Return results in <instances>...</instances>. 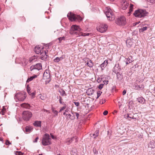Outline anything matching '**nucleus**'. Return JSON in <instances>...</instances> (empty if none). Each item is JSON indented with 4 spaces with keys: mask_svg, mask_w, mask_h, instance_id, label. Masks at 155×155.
Returning a JSON list of instances; mask_svg holds the SVG:
<instances>
[{
    "mask_svg": "<svg viewBox=\"0 0 155 155\" xmlns=\"http://www.w3.org/2000/svg\"><path fill=\"white\" fill-rule=\"evenodd\" d=\"M42 69L41 64L40 63L37 64L35 65L31 66L30 68L31 71L34 70L39 71Z\"/></svg>",
    "mask_w": 155,
    "mask_h": 155,
    "instance_id": "obj_9",
    "label": "nucleus"
},
{
    "mask_svg": "<svg viewBox=\"0 0 155 155\" xmlns=\"http://www.w3.org/2000/svg\"><path fill=\"white\" fill-rule=\"evenodd\" d=\"M77 138L76 137H73L71 139H69L68 140V141L69 143H71V142L72 141L75 140V142H76L78 141V140H77Z\"/></svg>",
    "mask_w": 155,
    "mask_h": 155,
    "instance_id": "obj_25",
    "label": "nucleus"
},
{
    "mask_svg": "<svg viewBox=\"0 0 155 155\" xmlns=\"http://www.w3.org/2000/svg\"><path fill=\"white\" fill-rule=\"evenodd\" d=\"M32 129V127L30 126H26L25 127V131L27 133H30Z\"/></svg>",
    "mask_w": 155,
    "mask_h": 155,
    "instance_id": "obj_23",
    "label": "nucleus"
},
{
    "mask_svg": "<svg viewBox=\"0 0 155 155\" xmlns=\"http://www.w3.org/2000/svg\"><path fill=\"white\" fill-rule=\"evenodd\" d=\"M32 115V113L28 111H24L23 112V118L25 120H28Z\"/></svg>",
    "mask_w": 155,
    "mask_h": 155,
    "instance_id": "obj_7",
    "label": "nucleus"
},
{
    "mask_svg": "<svg viewBox=\"0 0 155 155\" xmlns=\"http://www.w3.org/2000/svg\"><path fill=\"white\" fill-rule=\"evenodd\" d=\"M31 95L32 96H35V92H32L31 93Z\"/></svg>",
    "mask_w": 155,
    "mask_h": 155,
    "instance_id": "obj_57",
    "label": "nucleus"
},
{
    "mask_svg": "<svg viewBox=\"0 0 155 155\" xmlns=\"http://www.w3.org/2000/svg\"><path fill=\"white\" fill-rule=\"evenodd\" d=\"M108 81H103V83H104V84H107L108 83Z\"/></svg>",
    "mask_w": 155,
    "mask_h": 155,
    "instance_id": "obj_53",
    "label": "nucleus"
},
{
    "mask_svg": "<svg viewBox=\"0 0 155 155\" xmlns=\"http://www.w3.org/2000/svg\"><path fill=\"white\" fill-rule=\"evenodd\" d=\"M71 30L72 31H73L75 33H77L76 32H74V31H80L81 30L79 27L76 25H72L71 27Z\"/></svg>",
    "mask_w": 155,
    "mask_h": 155,
    "instance_id": "obj_12",
    "label": "nucleus"
},
{
    "mask_svg": "<svg viewBox=\"0 0 155 155\" xmlns=\"http://www.w3.org/2000/svg\"><path fill=\"white\" fill-rule=\"evenodd\" d=\"M126 91L125 90H124L123 92V93H122L123 94V95H125L126 94Z\"/></svg>",
    "mask_w": 155,
    "mask_h": 155,
    "instance_id": "obj_59",
    "label": "nucleus"
},
{
    "mask_svg": "<svg viewBox=\"0 0 155 155\" xmlns=\"http://www.w3.org/2000/svg\"><path fill=\"white\" fill-rule=\"evenodd\" d=\"M94 91L93 89L91 88H89L87 91L86 93L88 95L91 96L94 94Z\"/></svg>",
    "mask_w": 155,
    "mask_h": 155,
    "instance_id": "obj_19",
    "label": "nucleus"
},
{
    "mask_svg": "<svg viewBox=\"0 0 155 155\" xmlns=\"http://www.w3.org/2000/svg\"><path fill=\"white\" fill-rule=\"evenodd\" d=\"M104 85V84H100L98 86V88L100 89H102L103 88Z\"/></svg>",
    "mask_w": 155,
    "mask_h": 155,
    "instance_id": "obj_40",
    "label": "nucleus"
},
{
    "mask_svg": "<svg viewBox=\"0 0 155 155\" xmlns=\"http://www.w3.org/2000/svg\"><path fill=\"white\" fill-rule=\"evenodd\" d=\"M15 154L16 155H23V153L20 151H17Z\"/></svg>",
    "mask_w": 155,
    "mask_h": 155,
    "instance_id": "obj_42",
    "label": "nucleus"
},
{
    "mask_svg": "<svg viewBox=\"0 0 155 155\" xmlns=\"http://www.w3.org/2000/svg\"><path fill=\"white\" fill-rule=\"evenodd\" d=\"M59 92L62 96H64L65 94V95H66L65 91L63 90H61V91H59Z\"/></svg>",
    "mask_w": 155,
    "mask_h": 155,
    "instance_id": "obj_33",
    "label": "nucleus"
},
{
    "mask_svg": "<svg viewBox=\"0 0 155 155\" xmlns=\"http://www.w3.org/2000/svg\"><path fill=\"white\" fill-rule=\"evenodd\" d=\"M121 4L122 5V8L124 10L126 9L129 5V4L125 0H122L121 2Z\"/></svg>",
    "mask_w": 155,
    "mask_h": 155,
    "instance_id": "obj_15",
    "label": "nucleus"
},
{
    "mask_svg": "<svg viewBox=\"0 0 155 155\" xmlns=\"http://www.w3.org/2000/svg\"><path fill=\"white\" fill-rule=\"evenodd\" d=\"M37 77V76L36 75H34L33 76H32L31 77H30V78H28V79H27V82H29L32 80H33V79Z\"/></svg>",
    "mask_w": 155,
    "mask_h": 155,
    "instance_id": "obj_26",
    "label": "nucleus"
},
{
    "mask_svg": "<svg viewBox=\"0 0 155 155\" xmlns=\"http://www.w3.org/2000/svg\"><path fill=\"white\" fill-rule=\"evenodd\" d=\"M27 91L28 93V94H29V95H31V93L30 90L28 88L27 89Z\"/></svg>",
    "mask_w": 155,
    "mask_h": 155,
    "instance_id": "obj_56",
    "label": "nucleus"
},
{
    "mask_svg": "<svg viewBox=\"0 0 155 155\" xmlns=\"http://www.w3.org/2000/svg\"><path fill=\"white\" fill-rule=\"evenodd\" d=\"M74 103L75 105L77 106H78L79 105V103L78 102H74Z\"/></svg>",
    "mask_w": 155,
    "mask_h": 155,
    "instance_id": "obj_51",
    "label": "nucleus"
},
{
    "mask_svg": "<svg viewBox=\"0 0 155 155\" xmlns=\"http://www.w3.org/2000/svg\"><path fill=\"white\" fill-rule=\"evenodd\" d=\"M67 17L71 21H79L82 20V18L80 15H75L71 12L68 14Z\"/></svg>",
    "mask_w": 155,
    "mask_h": 155,
    "instance_id": "obj_3",
    "label": "nucleus"
},
{
    "mask_svg": "<svg viewBox=\"0 0 155 155\" xmlns=\"http://www.w3.org/2000/svg\"><path fill=\"white\" fill-rule=\"evenodd\" d=\"M105 14L109 20H111L113 18H114V16L113 15V12L108 13L107 11H106Z\"/></svg>",
    "mask_w": 155,
    "mask_h": 155,
    "instance_id": "obj_11",
    "label": "nucleus"
},
{
    "mask_svg": "<svg viewBox=\"0 0 155 155\" xmlns=\"http://www.w3.org/2000/svg\"><path fill=\"white\" fill-rule=\"evenodd\" d=\"M0 113L2 115H3L4 114V112L2 110L1 112H0Z\"/></svg>",
    "mask_w": 155,
    "mask_h": 155,
    "instance_id": "obj_62",
    "label": "nucleus"
},
{
    "mask_svg": "<svg viewBox=\"0 0 155 155\" xmlns=\"http://www.w3.org/2000/svg\"><path fill=\"white\" fill-rule=\"evenodd\" d=\"M93 150L94 154H97V150L95 148H93Z\"/></svg>",
    "mask_w": 155,
    "mask_h": 155,
    "instance_id": "obj_46",
    "label": "nucleus"
},
{
    "mask_svg": "<svg viewBox=\"0 0 155 155\" xmlns=\"http://www.w3.org/2000/svg\"><path fill=\"white\" fill-rule=\"evenodd\" d=\"M116 21L117 25L122 26L124 25L126 23V18L122 16L117 18Z\"/></svg>",
    "mask_w": 155,
    "mask_h": 155,
    "instance_id": "obj_6",
    "label": "nucleus"
},
{
    "mask_svg": "<svg viewBox=\"0 0 155 155\" xmlns=\"http://www.w3.org/2000/svg\"><path fill=\"white\" fill-rule=\"evenodd\" d=\"M147 12L145 10L139 9L135 11L134 14L136 17L142 18L146 16Z\"/></svg>",
    "mask_w": 155,
    "mask_h": 155,
    "instance_id": "obj_2",
    "label": "nucleus"
},
{
    "mask_svg": "<svg viewBox=\"0 0 155 155\" xmlns=\"http://www.w3.org/2000/svg\"><path fill=\"white\" fill-rule=\"evenodd\" d=\"M64 39V37H60L58 38L59 40L60 41H61L62 40H63Z\"/></svg>",
    "mask_w": 155,
    "mask_h": 155,
    "instance_id": "obj_55",
    "label": "nucleus"
},
{
    "mask_svg": "<svg viewBox=\"0 0 155 155\" xmlns=\"http://www.w3.org/2000/svg\"><path fill=\"white\" fill-rule=\"evenodd\" d=\"M26 96L25 94L24 93H19L15 94V99L16 102L17 101V100L19 101H22L25 100Z\"/></svg>",
    "mask_w": 155,
    "mask_h": 155,
    "instance_id": "obj_5",
    "label": "nucleus"
},
{
    "mask_svg": "<svg viewBox=\"0 0 155 155\" xmlns=\"http://www.w3.org/2000/svg\"><path fill=\"white\" fill-rule=\"evenodd\" d=\"M126 59L127 60V61H126V64L127 65L128 64L132 62L133 61L132 59L129 58H126Z\"/></svg>",
    "mask_w": 155,
    "mask_h": 155,
    "instance_id": "obj_29",
    "label": "nucleus"
},
{
    "mask_svg": "<svg viewBox=\"0 0 155 155\" xmlns=\"http://www.w3.org/2000/svg\"><path fill=\"white\" fill-rule=\"evenodd\" d=\"M102 93V92L100 91H98L97 92V98H98L101 95V94Z\"/></svg>",
    "mask_w": 155,
    "mask_h": 155,
    "instance_id": "obj_41",
    "label": "nucleus"
},
{
    "mask_svg": "<svg viewBox=\"0 0 155 155\" xmlns=\"http://www.w3.org/2000/svg\"><path fill=\"white\" fill-rule=\"evenodd\" d=\"M99 133V131L98 130H97L94 133L92 134H90V136L91 137H92V136H94V138H95L96 137L98 136Z\"/></svg>",
    "mask_w": 155,
    "mask_h": 155,
    "instance_id": "obj_22",
    "label": "nucleus"
},
{
    "mask_svg": "<svg viewBox=\"0 0 155 155\" xmlns=\"http://www.w3.org/2000/svg\"><path fill=\"white\" fill-rule=\"evenodd\" d=\"M41 121H36L33 124L35 126L40 127L41 126Z\"/></svg>",
    "mask_w": 155,
    "mask_h": 155,
    "instance_id": "obj_24",
    "label": "nucleus"
},
{
    "mask_svg": "<svg viewBox=\"0 0 155 155\" xmlns=\"http://www.w3.org/2000/svg\"><path fill=\"white\" fill-rule=\"evenodd\" d=\"M124 118L126 119L127 120H128L130 121V118L133 119H136L135 118H134L133 116L132 117H130L129 114H127V115H125L124 116Z\"/></svg>",
    "mask_w": 155,
    "mask_h": 155,
    "instance_id": "obj_20",
    "label": "nucleus"
},
{
    "mask_svg": "<svg viewBox=\"0 0 155 155\" xmlns=\"http://www.w3.org/2000/svg\"><path fill=\"white\" fill-rule=\"evenodd\" d=\"M38 96L42 100H44L45 99V97L41 94H39Z\"/></svg>",
    "mask_w": 155,
    "mask_h": 155,
    "instance_id": "obj_36",
    "label": "nucleus"
},
{
    "mask_svg": "<svg viewBox=\"0 0 155 155\" xmlns=\"http://www.w3.org/2000/svg\"><path fill=\"white\" fill-rule=\"evenodd\" d=\"M60 59L59 57H56L55 59H54V62H58L60 61Z\"/></svg>",
    "mask_w": 155,
    "mask_h": 155,
    "instance_id": "obj_35",
    "label": "nucleus"
},
{
    "mask_svg": "<svg viewBox=\"0 0 155 155\" xmlns=\"http://www.w3.org/2000/svg\"><path fill=\"white\" fill-rule=\"evenodd\" d=\"M19 60L20 61L21 63H22L24 65H26L28 62V60L23 58H20Z\"/></svg>",
    "mask_w": 155,
    "mask_h": 155,
    "instance_id": "obj_16",
    "label": "nucleus"
},
{
    "mask_svg": "<svg viewBox=\"0 0 155 155\" xmlns=\"http://www.w3.org/2000/svg\"><path fill=\"white\" fill-rule=\"evenodd\" d=\"M106 11H107V12L108 13H109H109L110 12H113V11L110 9V7H108V6L106 7L104 9V12L105 13V12H106Z\"/></svg>",
    "mask_w": 155,
    "mask_h": 155,
    "instance_id": "obj_28",
    "label": "nucleus"
},
{
    "mask_svg": "<svg viewBox=\"0 0 155 155\" xmlns=\"http://www.w3.org/2000/svg\"><path fill=\"white\" fill-rule=\"evenodd\" d=\"M51 137L53 139H54L55 138V137L53 135H51Z\"/></svg>",
    "mask_w": 155,
    "mask_h": 155,
    "instance_id": "obj_63",
    "label": "nucleus"
},
{
    "mask_svg": "<svg viewBox=\"0 0 155 155\" xmlns=\"http://www.w3.org/2000/svg\"><path fill=\"white\" fill-rule=\"evenodd\" d=\"M21 107L26 109H29L31 107L30 105L29 104L26 103L22 104L21 105Z\"/></svg>",
    "mask_w": 155,
    "mask_h": 155,
    "instance_id": "obj_18",
    "label": "nucleus"
},
{
    "mask_svg": "<svg viewBox=\"0 0 155 155\" xmlns=\"http://www.w3.org/2000/svg\"><path fill=\"white\" fill-rule=\"evenodd\" d=\"M118 105H120V106H121L122 105V103L120 101L118 102Z\"/></svg>",
    "mask_w": 155,
    "mask_h": 155,
    "instance_id": "obj_61",
    "label": "nucleus"
},
{
    "mask_svg": "<svg viewBox=\"0 0 155 155\" xmlns=\"http://www.w3.org/2000/svg\"><path fill=\"white\" fill-rule=\"evenodd\" d=\"M44 47L43 46L42 47H41V46H40L39 45H36V46L35 47V49L36 48H44Z\"/></svg>",
    "mask_w": 155,
    "mask_h": 155,
    "instance_id": "obj_39",
    "label": "nucleus"
},
{
    "mask_svg": "<svg viewBox=\"0 0 155 155\" xmlns=\"http://www.w3.org/2000/svg\"><path fill=\"white\" fill-rule=\"evenodd\" d=\"M39 139V137H37L35 140H34L33 141V142L34 143H36L37 142L38 140Z\"/></svg>",
    "mask_w": 155,
    "mask_h": 155,
    "instance_id": "obj_49",
    "label": "nucleus"
},
{
    "mask_svg": "<svg viewBox=\"0 0 155 155\" xmlns=\"http://www.w3.org/2000/svg\"><path fill=\"white\" fill-rule=\"evenodd\" d=\"M107 25L106 24H102L101 25L97 28V30L101 33L105 32L107 30Z\"/></svg>",
    "mask_w": 155,
    "mask_h": 155,
    "instance_id": "obj_8",
    "label": "nucleus"
},
{
    "mask_svg": "<svg viewBox=\"0 0 155 155\" xmlns=\"http://www.w3.org/2000/svg\"><path fill=\"white\" fill-rule=\"evenodd\" d=\"M84 61L85 62H87V63L85 64L86 65H87L89 67L91 68L93 66V63L89 59L86 58L84 59Z\"/></svg>",
    "mask_w": 155,
    "mask_h": 155,
    "instance_id": "obj_13",
    "label": "nucleus"
},
{
    "mask_svg": "<svg viewBox=\"0 0 155 155\" xmlns=\"http://www.w3.org/2000/svg\"><path fill=\"white\" fill-rule=\"evenodd\" d=\"M101 80H102V78L99 77V78H98L97 79V82H98L100 83L101 81Z\"/></svg>",
    "mask_w": 155,
    "mask_h": 155,
    "instance_id": "obj_48",
    "label": "nucleus"
},
{
    "mask_svg": "<svg viewBox=\"0 0 155 155\" xmlns=\"http://www.w3.org/2000/svg\"><path fill=\"white\" fill-rule=\"evenodd\" d=\"M66 108V106H63L61 107V108L60 109V110H59V112H61L62 110H64Z\"/></svg>",
    "mask_w": 155,
    "mask_h": 155,
    "instance_id": "obj_44",
    "label": "nucleus"
},
{
    "mask_svg": "<svg viewBox=\"0 0 155 155\" xmlns=\"http://www.w3.org/2000/svg\"><path fill=\"white\" fill-rule=\"evenodd\" d=\"M62 30H63L62 29H60L59 30H57L56 31H54V33L56 32V34L57 35H60V34L59 31H61Z\"/></svg>",
    "mask_w": 155,
    "mask_h": 155,
    "instance_id": "obj_37",
    "label": "nucleus"
},
{
    "mask_svg": "<svg viewBox=\"0 0 155 155\" xmlns=\"http://www.w3.org/2000/svg\"><path fill=\"white\" fill-rule=\"evenodd\" d=\"M5 144L6 145H9L11 144V143H10L9 141L8 140H6L5 142Z\"/></svg>",
    "mask_w": 155,
    "mask_h": 155,
    "instance_id": "obj_47",
    "label": "nucleus"
},
{
    "mask_svg": "<svg viewBox=\"0 0 155 155\" xmlns=\"http://www.w3.org/2000/svg\"><path fill=\"white\" fill-rule=\"evenodd\" d=\"M51 110L52 112L54 113L55 114L54 116L58 115V112L56 110H55L54 108L53 107L52 108Z\"/></svg>",
    "mask_w": 155,
    "mask_h": 155,
    "instance_id": "obj_34",
    "label": "nucleus"
},
{
    "mask_svg": "<svg viewBox=\"0 0 155 155\" xmlns=\"http://www.w3.org/2000/svg\"><path fill=\"white\" fill-rule=\"evenodd\" d=\"M130 40H127V41H126V43L127 44H128V45H131L130 44H129V43H130Z\"/></svg>",
    "mask_w": 155,
    "mask_h": 155,
    "instance_id": "obj_54",
    "label": "nucleus"
},
{
    "mask_svg": "<svg viewBox=\"0 0 155 155\" xmlns=\"http://www.w3.org/2000/svg\"><path fill=\"white\" fill-rule=\"evenodd\" d=\"M107 64L108 60H106L100 65V67L101 68L102 70H103V69L106 66Z\"/></svg>",
    "mask_w": 155,
    "mask_h": 155,
    "instance_id": "obj_17",
    "label": "nucleus"
},
{
    "mask_svg": "<svg viewBox=\"0 0 155 155\" xmlns=\"http://www.w3.org/2000/svg\"><path fill=\"white\" fill-rule=\"evenodd\" d=\"M133 6L134 5L133 4H130V6L129 7V12H128V13L129 14H130L133 11Z\"/></svg>",
    "mask_w": 155,
    "mask_h": 155,
    "instance_id": "obj_30",
    "label": "nucleus"
},
{
    "mask_svg": "<svg viewBox=\"0 0 155 155\" xmlns=\"http://www.w3.org/2000/svg\"><path fill=\"white\" fill-rule=\"evenodd\" d=\"M147 2H150L151 3H153L155 2V0H147Z\"/></svg>",
    "mask_w": 155,
    "mask_h": 155,
    "instance_id": "obj_43",
    "label": "nucleus"
},
{
    "mask_svg": "<svg viewBox=\"0 0 155 155\" xmlns=\"http://www.w3.org/2000/svg\"><path fill=\"white\" fill-rule=\"evenodd\" d=\"M64 58V57L63 55L61 57L59 58H60V59H61L60 61L63 59Z\"/></svg>",
    "mask_w": 155,
    "mask_h": 155,
    "instance_id": "obj_58",
    "label": "nucleus"
},
{
    "mask_svg": "<svg viewBox=\"0 0 155 155\" xmlns=\"http://www.w3.org/2000/svg\"><path fill=\"white\" fill-rule=\"evenodd\" d=\"M134 89L136 90H140V86L135 85V87Z\"/></svg>",
    "mask_w": 155,
    "mask_h": 155,
    "instance_id": "obj_45",
    "label": "nucleus"
},
{
    "mask_svg": "<svg viewBox=\"0 0 155 155\" xmlns=\"http://www.w3.org/2000/svg\"><path fill=\"white\" fill-rule=\"evenodd\" d=\"M137 101L141 103H144L145 100L143 97H139L137 99Z\"/></svg>",
    "mask_w": 155,
    "mask_h": 155,
    "instance_id": "obj_21",
    "label": "nucleus"
},
{
    "mask_svg": "<svg viewBox=\"0 0 155 155\" xmlns=\"http://www.w3.org/2000/svg\"><path fill=\"white\" fill-rule=\"evenodd\" d=\"M71 114H66V118L68 119H70L71 120H73L75 118V117L74 116H73L72 117V118L71 117Z\"/></svg>",
    "mask_w": 155,
    "mask_h": 155,
    "instance_id": "obj_27",
    "label": "nucleus"
},
{
    "mask_svg": "<svg viewBox=\"0 0 155 155\" xmlns=\"http://www.w3.org/2000/svg\"><path fill=\"white\" fill-rule=\"evenodd\" d=\"M35 52L37 54L41 55V58L42 60L46 61L48 60V56L46 54V51H44L43 49H34Z\"/></svg>",
    "mask_w": 155,
    "mask_h": 155,
    "instance_id": "obj_1",
    "label": "nucleus"
},
{
    "mask_svg": "<svg viewBox=\"0 0 155 155\" xmlns=\"http://www.w3.org/2000/svg\"><path fill=\"white\" fill-rule=\"evenodd\" d=\"M33 59H32L30 58L29 60V62L31 63Z\"/></svg>",
    "mask_w": 155,
    "mask_h": 155,
    "instance_id": "obj_64",
    "label": "nucleus"
},
{
    "mask_svg": "<svg viewBox=\"0 0 155 155\" xmlns=\"http://www.w3.org/2000/svg\"><path fill=\"white\" fill-rule=\"evenodd\" d=\"M71 113L72 114H73L74 115H75L76 117H77V119H78V117L79 116V114L78 113L74 112V111H72Z\"/></svg>",
    "mask_w": 155,
    "mask_h": 155,
    "instance_id": "obj_31",
    "label": "nucleus"
},
{
    "mask_svg": "<svg viewBox=\"0 0 155 155\" xmlns=\"http://www.w3.org/2000/svg\"><path fill=\"white\" fill-rule=\"evenodd\" d=\"M78 35L79 36L82 35L84 36H87V35H86V33H82L81 34V33H78Z\"/></svg>",
    "mask_w": 155,
    "mask_h": 155,
    "instance_id": "obj_38",
    "label": "nucleus"
},
{
    "mask_svg": "<svg viewBox=\"0 0 155 155\" xmlns=\"http://www.w3.org/2000/svg\"><path fill=\"white\" fill-rule=\"evenodd\" d=\"M59 103L60 104H62V98L61 97V96H59Z\"/></svg>",
    "mask_w": 155,
    "mask_h": 155,
    "instance_id": "obj_50",
    "label": "nucleus"
},
{
    "mask_svg": "<svg viewBox=\"0 0 155 155\" xmlns=\"http://www.w3.org/2000/svg\"><path fill=\"white\" fill-rule=\"evenodd\" d=\"M44 79H48V81L50 80V75L49 71L47 70L45 71L43 75Z\"/></svg>",
    "mask_w": 155,
    "mask_h": 155,
    "instance_id": "obj_10",
    "label": "nucleus"
},
{
    "mask_svg": "<svg viewBox=\"0 0 155 155\" xmlns=\"http://www.w3.org/2000/svg\"><path fill=\"white\" fill-rule=\"evenodd\" d=\"M147 27H143V28H141L139 29V31L140 32H142L144 31H145V30H147Z\"/></svg>",
    "mask_w": 155,
    "mask_h": 155,
    "instance_id": "obj_32",
    "label": "nucleus"
},
{
    "mask_svg": "<svg viewBox=\"0 0 155 155\" xmlns=\"http://www.w3.org/2000/svg\"><path fill=\"white\" fill-rule=\"evenodd\" d=\"M51 139L50 138L49 135L46 134L44 136L42 140V144L44 146H47L51 144Z\"/></svg>",
    "mask_w": 155,
    "mask_h": 155,
    "instance_id": "obj_4",
    "label": "nucleus"
},
{
    "mask_svg": "<svg viewBox=\"0 0 155 155\" xmlns=\"http://www.w3.org/2000/svg\"><path fill=\"white\" fill-rule=\"evenodd\" d=\"M108 111L107 110H105L103 113V114L104 115H106L108 114Z\"/></svg>",
    "mask_w": 155,
    "mask_h": 155,
    "instance_id": "obj_52",
    "label": "nucleus"
},
{
    "mask_svg": "<svg viewBox=\"0 0 155 155\" xmlns=\"http://www.w3.org/2000/svg\"><path fill=\"white\" fill-rule=\"evenodd\" d=\"M116 68H117L116 67L114 68V70L115 71V73L117 74V79H118V80L120 81L123 78V75H122V74L119 72L118 71H116Z\"/></svg>",
    "mask_w": 155,
    "mask_h": 155,
    "instance_id": "obj_14",
    "label": "nucleus"
},
{
    "mask_svg": "<svg viewBox=\"0 0 155 155\" xmlns=\"http://www.w3.org/2000/svg\"><path fill=\"white\" fill-rule=\"evenodd\" d=\"M139 86H140V88L143 89L144 88V86H143V85H140Z\"/></svg>",
    "mask_w": 155,
    "mask_h": 155,
    "instance_id": "obj_60",
    "label": "nucleus"
}]
</instances>
